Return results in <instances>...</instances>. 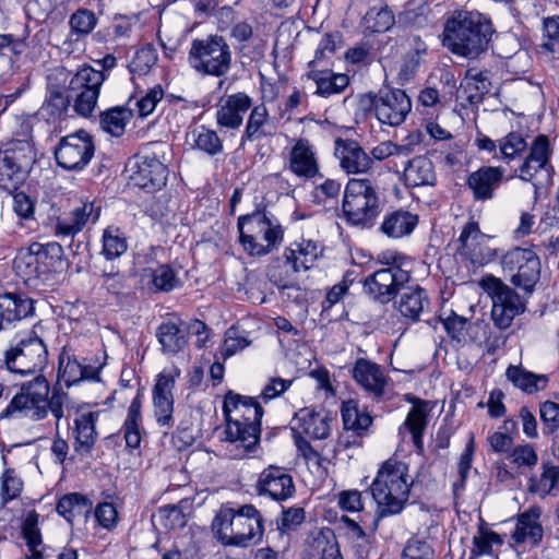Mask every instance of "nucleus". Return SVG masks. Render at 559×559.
Returning <instances> with one entry per match:
<instances>
[{
    "mask_svg": "<svg viewBox=\"0 0 559 559\" xmlns=\"http://www.w3.org/2000/svg\"><path fill=\"white\" fill-rule=\"evenodd\" d=\"M225 440L241 449L237 456L251 452L259 443L263 408L254 397L228 391L224 397Z\"/></svg>",
    "mask_w": 559,
    "mask_h": 559,
    "instance_id": "obj_1",
    "label": "nucleus"
},
{
    "mask_svg": "<svg viewBox=\"0 0 559 559\" xmlns=\"http://www.w3.org/2000/svg\"><path fill=\"white\" fill-rule=\"evenodd\" d=\"M491 35V23L479 12L462 11L445 22L442 45L454 55L474 59L487 49Z\"/></svg>",
    "mask_w": 559,
    "mask_h": 559,
    "instance_id": "obj_2",
    "label": "nucleus"
},
{
    "mask_svg": "<svg viewBox=\"0 0 559 559\" xmlns=\"http://www.w3.org/2000/svg\"><path fill=\"white\" fill-rule=\"evenodd\" d=\"M212 530L222 544L237 547L257 545L264 533L262 515L252 504L238 510L222 508L213 520Z\"/></svg>",
    "mask_w": 559,
    "mask_h": 559,
    "instance_id": "obj_3",
    "label": "nucleus"
},
{
    "mask_svg": "<svg viewBox=\"0 0 559 559\" xmlns=\"http://www.w3.org/2000/svg\"><path fill=\"white\" fill-rule=\"evenodd\" d=\"M411 487L407 465L393 459L385 461L371 484V493L378 506V516L401 513L408 501Z\"/></svg>",
    "mask_w": 559,
    "mask_h": 559,
    "instance_id": "obj_4",
    "label": "nucleus"
},
{
    "mask_svg": "<svg viewBox=\"0 0 559 559\" xmlns=\"http://www.w3.org/2000/svg\"><path fill=\"white\" fill-rule=\"evenodd\" d=\"M63 249L57 242H33L27 248H22L13 260L15 274L26 285H37V281L49 280L52 273L61 271Z\"/></svg>",
    "mask_w": 559,
    "mask_h": 559,
    "instance_id": "obj_5",
    "label": "nucleus"
},
{
    "mask_svg": "<svg viewBox=\"0 0 559 559\" xmlns=\"http://www.w3.org/2000/svg\"><path fill=\"white\" fill-rule=\"evenodd\" d=\"M239 240L250 255H265L277 248L284 238L282 226L262 212L238 218Z\"/></svg>",
    "mask_w": 559,
    "mask_h": 559,
    "instance_id": "obj_6",
    "label": "nucleus"
},
{
    "mask_svg": "<svg viewBox=\"0 0 559 559\" xmlns=\"http://www.w3.org/2000/svg\"><path fill=\"white\" fill-rule=\"evenodd\" d=\"M188 61L198 73L221 78L231 69L233 52L227 40L214 34L192 40Z\"/></svg>",
    "mask_w": 559,
    "mask_h": 559,
    "instance_id": "obj_7",
    "label": "nucleus"
},
{
    "mask_svg": "<svg viewBox=\"0 0 559 559\" xmlns=\"http://www.w3.org/2000/svg\"><path fill=\"white\" fill-rule=\"evenodd\" d=\"M36 163V151L28 140H12L0 150V189L16 192Z\"/></svg>",
    "mask_w": 559,
    "mask_h": 559,
    "instance_id": "obj_8",
    "label": "nucleus"
},
{
    "mask_svg": "<svg viewBox=\"0 0 559 559\" xmlns=\"http://www.w3.org/2000/svg\"><path fill=\"white\" fill-rule=\"evenodd\" d=\"M342 207L349 224H372L380 213L377 187L369 179H350L345 187Z\"/></svg>",
    "mask_w": 559,
    "mask_h": 559,
    "instance_id": "obj_9",
    "label": "nucleus"
},
{
    "mask_svg": "<svg viewBox=\"0 0 559 559\" xmlns=\"http://www.w3.org/2000/svg\"><path fill=\"white\" fill-rule=\"evenodd\" d=\"M5 369L20 376L41 371L48 362V350L44 341L34 332L22 337L4 352Z\"/></svg>",
    "mask_w": 559,
    "mask_h": 559,
    "instance_id": "obj_10",
    "label": "nucleus"
},
{
    "mask_svg": "<svg viewBox=\"0 0 559 559\" xmlns=\"http://www.w3.org/2000/svg\"><path fill=\"white\" fill-rule=\"evenodd\" d=\"M480 286L491 298V319L500 330L509 328L514 318L525 311L519 294L500 278L488 275L480 281Z\"/></svg>",
    "mask_w": 559,
    "mask_h": 559,
    "instance_id": "obj_11",
    "label": "nucleus"
},
{
    "mask_svg": "<svg viewBox=\"0 0 559 559\" xmlns=\"http://www.w3.org/2000/svg\"><path fill=\"white\" fill-rule=\"evenodd\" d=\"M49 383L44 376H37L24 383L21 392L15 394L8 406L1 412L0 418H11L24 414L33 420H40L47 415V397Z\"/></svg>",
    "mask_w": 559,
    "mask_h": 559,
    "instance_id": "obj_12",
    "label": "nucleus"
},
{
    "mask_svg": "<svg viewBox=\"0 0 559 559\" xmlns=\"http://www.w3.org/2000/svg\"><path fill=\"white\" fill-rule=\"evenodd\" d=\"M501 265L515 287L528 294L533 292L540 275V261L533 250L514 248L502 257Z\"/></svg>",
    "mask_w": 559,
    "mask_h": 559,
    "instance_id": "obj_13",
    "label": "nucleus"
},
{
    "mask_svg": "<svg viewBox=\"0 0 559 559\" xmlns=\"http://www.w3.org/2000/svg\"><path fill=\"white\" fill-rule=\"evenodd\" d=\"M383 259L388 266L368 275L364 281V289L373 300L388 304L408 284L411 274L396 263V258L392 262L385 255Z\"/></svg>",
    "mask_w": 559,
    "mask_h": 559,
    "instance_id": "obj_14",
    "label": "nucleus"
},
{
    "mask_svg": "<svg viewBox=\"0 0 559 559\" xmlns=\"http://www.w3.org/2000/svg\"><path fill=\"white\" fill-rule=\"evenodd\" d=\"M53 153L58 166L66 170H81L94 156L95 145L90 133L79 130L61 138Z\"/></svg>",
    "mask_w": 559,
    "mask_h": 559,
    "instance_id": "obj_15",
    "label": "nucleus"
},
{
    "mask_svg": "<svg viewBox=\"0 0 559 559\" xmlns=\"http://www.w3.org/2000/svg\"><path fill=\"white\" fill-rule=\"evenodd\" d=\"M377 119L390 127L401 126L412 109L408 95L400 88H381L371 98Z\"/></svg>",
    "mask_w": 559,
    "mask_h": 559,
    "instance_id": "obj_16",
    "label": "nucleus"
},
{
    "mask_svg": "<svg viewBox=\"0 0 559 559\" xmlns=\"http://www.w3.org/2000/svg\"><path fill=\"white\" fill-rule=\"evenodd\" d=\"M132 185L150 192L160 189L167 180V167L155 154L136 155L128 163Z\"/></svg>",
    "mask_w": 559,
    "mask_h": 559,
    "instance_id": "obj_17",
    "label": "nucleus"
},
{
    "mask_svg": "<svg viewBox=\"0 0 559 559\" xmlns=\"http://www.w3.org/2000/svg\"><path fill=\"white\" fill-rule=\"evenodd\" d=\"M490 239L481 233L477 222L469 221L462 228L456 251L473 265H484L496 257V250L488 246Z\"/></svg>",
    "mask_w": 559,
    "mask_h": 559,
    "instance_id": "obj_18",
    "label": "nucleus"
},
{
    "mask_svg": "<svg viewBox=\"0 0 559 559\" xmlns=\"http://www.w3.org/2000/svg\"><path fill=\"white\" fill-rule=\"evenodd\" d=\"M180 371L160 372L153 386V406L156 421L160 426L171 427L174 424V395L176 379Z\"/></svg>",
    "mask_w": 559,
    "mask_h": 559,
    "instance_id": "obj_19",
    "label": "nucleus"
},
{
    "mask_svg": "<svg viewBox=\"0 0 559 559\" xmlns=\"http://www.w3.org/2000/svg\"><path fill=\"white\" fill-rule=\"evenodd\" d=\"M352 377L373 400L379 402L384 397L389 378L380 365L367 358H358L352 368Z\"/></svg>",
    "mask_w": 559,
    "mask_h": 559,
    "instance_id": "obj_20",
    "label": "nucleus"
},
{
    "mask_svg": "<svg viewBox=\"0 0 559 559\" xmlns=\"http://www.w3.org/2000/svg\"><path fill=\"white\" fill-rule=\"evenodd\" d=\"M542 513L539 506H531L515 516V527L511 534L514 544H528L531 547H537L542 543L544 537Z\"/></svg>",
    "mask_w": 559,
    "mask_h": 559,
    "instance_id": "obj_21",
    "label": "nucleus"
},
{
    "mask_svg": "<svg viewBox=\"0 0 559 559\" xmlns=\"http://www.w3.org/2000/svg\"><path fill=\"white\" fill-rule=\"evenodd\" d=\"M258 490L275 501H284L295 492L293 477L284 468L269 466L259 476Z\"/></svg>",
    "mask_w": 559,
    "mask_h": 559,
    "instance_id": "obj_22",
    "label": "nucleus"
},
{
    "mask_svg": "<svg viewBox=\"0 0 559 559\" xmlns=\"http://www.w3.org/2000/svg\"><path fill=\"white\" fill-rule=\"evenodd\" d=\"M251 106V97L243 92L221 98L216 106L217 124L231 130L238 129L242 124L243 115Z\"/></svg>",
    "mask_w": 559,
    "mask_h": 559,
    "instance_id": "obj_23",
    "label": "nucleus"
},
{
    "mask_svg": "<svg viewBox=\"0 0 559 559\" xmlns=\"http://www.w3.org/2000/svg\"><path fill=\"white\" fill-rule=\"evenodd\" d=\"M335 156L347 174L366 173L372 166V158L353 140H335Z\"/></svg>",
    "mask_w": 559,
    "mask_h": 559,
    "instance_id": "obj_24",
    "label": "nucleus"
},
{
    "mask_svg": "<svg viewBox=\"0 0 559 559\" xmlns=\"http://www.w3.org/2000/svg\"><path fill=\"white\" fill-rule=\"evenodd\" d=\"M503 176L504 169L501 167L483 166L468 175L466 185L476 201H487L493 198Z\"/></svg>",
    "mask_w": 559,
    "mask_h": 559,
    "instance_id": "obj_25",
    "label": "nucleus"
},
{
    "mask_svg": "<svg viewBox=\"0 0 559 559\" xmlns=\"http://www.w3.org/2000/svg\"><path fill=\"white\" fill-rule=\"evenodd\" d=\"M289 169L301 178H313L319 173V164L312 144L304 138L297 139L289 152Z\"/></svg>",
    "mask_w": 559,
    "mask_h": 559,
    "instance_id": "obj_26",
    "label": "nucleus"
},
{
    "mask_svg": "<svg viewBox=\"0 0 559 559\" xmlns=\"http://www.w3.org/2000/svg\"><path fill=\"white\" fill-rule=\"evenodd\" d=\"M396 309L406 319L419 320L420 314L429 306L427 293L419 285H404L400 298L395 301Z\"/></svg>",
    "mask_w": 559,
    "mask_h": 559,
    "instance_id": "obj_27",
    "label": "nucleus"
},
{
    "mask_svg": "<svg viewBox=\"0 0 559 559\" xmlns=\"http://www.w3.org/2000/svg\"><path fill=\"white\" fill-rule=\"evenodd\" d=\"M100 214V207L94 203L83 202L74 207L69 217H60L56 224L58 235L73 236L82 230L86 223L92 219L97 221Z\"/></svg>",
    "mask_w": 559,
    "mask_h": 559,
    "instance_id": "obj_28",
    "label": "nucleus"
},
{
    "mask_svg": "<svg viewBox=\"0 0 559 559\" xmlns=\"http://www.w3.org/2000/svg\"><path fill=\"white\" fill-rule=\"evenodd\" d=\"M406 401L413 403V407L407 414L404 421V426L412 433L413 443L417 449L418 453L424 452L423 435L428 425L429 407L428 402L416 399L415 396L407 394Z\"/></svg>",
    "mask_w": 559,
    "mask_h": 559,
    "instance_id": "obj_29",
    "label": "nucleus"
},
{
    "mask_svg": "<svg viewBox=\"0 0 559 559\" xmlns=\"http://www.w3.org/2000/svg\"><path fill=\"white\" fill-rule=\"evenodd\" d=\"M33 300L15 294L0 295V330L33 313Z\"/></svg>",
    "mask_w": 559,
    "mask_h": 559,
    "instance_id": "obj_30",
    "label": "nucleus"
},
{
    "mask_svg": "<svg viewBox=\"0 0 559 559\" xmlns=\"http://www.w3.org/2000/svg\"><path fill=\"white\" fill-rule=\"evenodd\" d=\"M164 354L175 355L188 344L187 323L181 320L162 323L156 331Z\"/></svg>",
    "mask_w": 559,
    "mask_h": 559,
    "instance_id": "obj_31",
    "label": "nucleus"
},
{
    "mask_svg": "<svg viewBox=\"0 0 559 559\" xmlns=\"http://www.w3.org/2000/svg\"><path fill=\"white\" fill-rule=\"evenodd\" d=\"M506 377L514 388L526 394H535L539 391H544L549 382L547 374L534 373L526 370L521 365H510L506 370Z\"/></svg>",
    "mask_w": 559,
    "mask_h": 559,
    "instance_id": "obj_32",
    "label": "nucleus"
},
{
    "mask_svg": "<svg viewBox=\"0 0 559 559\" xmlns=\"http://www.w3.org/2000/svg\"><path fill=\"white\" fill-rule=\"evenodd\" d=\"M490 85L487 72H476L474 69H469L457 92L459 97L465 99L469 105H477L490 91Z\"/></svg>",
    "mask_w": 559,
    "mask_h": 559,
    "instance_id": "obj_33",
    "label": "nucleus"
},
{
    "mask_svg": "<svg viewBox=\"0 0 559 559\" xmlns=\"http://www.w3.org/2000/svg\"><path fill=\"white\" fill-rule=\"evenodd\" d=\"M404 181L407 187L433 186L436 173L432 162L425 156L411 159L404 169Z\"/></svg>",
    "mask_w": 559,
    "mask_h": 559,
    "instance_id": "obj_34",
    "label": "nucleus"
},
{
    "mask_svg": "<svg viewBox=\"0 0 559 559\" xmlns=\"http://www.w3.org/2000/svg\"><path fill=\"white\" fill-rule=\"evenodd\" d=\"M417 223V215L405 210H396L384 216L380 229L388 237L397 239L409 235Z\"/></svg>",
    "mask_w": 559,
    "mask_h": 559,
    "instance_id": "obj_35",
    "label": "nucleus"
},
{
    "mask_svg": "<svg viewBox=\"0 0 559 559\" xmlns=\"http://www.w3.org/2000/svg\"><path fill=\"white\" fill-rule=\"evenodd\" d=\"M297 429L313 439H325L330 433L328 417L311 408L296 413Z\"/></svg>",
    "mask_w": 559,
    "mask_h": 559,
    "instance_id": "obj_36",
    "label": "nucleus"
},
{
    "mask_svg": "<svg viewBox=\"0 0 559 559\" xmlns=\"http://www.w3.org/2000/svg\"><path fill=\"white\" fill-rule=\"evenodd\" d=\"M95 373L96 370L94 368L82 366L66 348L59 355L58 379L63 381L67 386L75 384L83 379L93 378Z\"/></svg>",
    "mask_w": 559,
    "mask_h": 559,
    "instance_id": "obj_37",
    "label": "nucleus"
},
{
    "mask_svg": "<svg viewBox=\"0 0 559 559\" xmlns=\"http://www.w3.org/2000/svg\"><path fill=\"white\" fill-rule=\"evenodd\" d=\"M322 248L313 240H302L297 249L287 248L284 255L292 262L293 272L309 270L321 255Z\"/></svg>",
    "mask_w": 559,
    "mask_h": 559,
    "instance_id": "obj_38",
    "label": "nucleus"
},
{
    "mask_svg": "<svg viewBox=\"0 0 559 559\" xmlns=\"http://www.w3.org/2000/svg\"><path fill=\"white\" fill-rule=\"evenodd\" d=\"M93 504L90 499L79 492L67 493L61 497L57 503V512L68 522L75 518H87L92 511Z\"/></svg>",
    "mask_w": 559,
    "mask_h": 559,
    "instance_id": "obj_39",
    "label": "nucleus"
},
{
    "mask_svg": "<svg viewBox=\"0 0 559 559\" xmlns=\"http://www.w3.org/2000/svg\"><path fill=\"white\" fill-rule=\"evenodd\" d=\"M542 469L538 479L534 476L528 479V491L540 498L556 496L559 488V465L544 463Z\"/></svg>",
    "mask_w": 559,
    "mask_h": 559,
    "instance_id": "obj_40",
    "label": "nucleus"
},
{
    "mask_svg": "<svg viewBox=\"0 0 559 559\" xmlns=\"http://www.w3.org/2000/svg\"><path fill=\"white\" fill-rule=\"evenodd\" d=\"M141 429H142V415H141V400L136 395L129 408L128 415L124 420L122 430L127 447L135 449L141 443Z\"/></svg>",
    "mask_w": 559,
    "mask_h": 559,
    "instance_id": "obj_41",
    "label": "nucleus"
},
{
    "mask_svg": "<svg viewBox=\"0 0 559 559\" xmlns=\"http://www.w3.org/2000/svg\"><path fill=\"white\" fill-rule=\"evenodd\" d=\"M503 538L496 532L488 528L487 524L481 521L477 534L473 537V548L468 559H477L481 556H492L493 546H502Z\"/></svg>",
    "mask_w": 559,
    "mask_h": 559,
    "instance_id": "obj_42",
    "label": "nucleus"
},
{
    "mask_svg": "<svg viewBox=\"0 0 559 559\" xmlns=\"http://www.w3.org/2000/svg\"><path fill=\"white\" fill-rule=\"evenodd\" d=\"M96 417L97 415L95 413L88 412L82 413L75 418L74 433L76 440V451L83 450L85 452H88L94 445L96 440Z\"/></svg>",
    "mask_w": 559,
    "mask_h": 559,
    "instance_id": "obj_43",
    "label": "nucleus"
},
{
    "mask_svg": "<svg viewBox=\"0 0 559 559\" xmlns=\"http://www.w3.org/2000/svg\"><path fill=\"white\" fill-rule=\"evenodd\" d=\"M316 85V94L329 97L342 93L349 84V78L343 73L312 72L309 74Z\"/></svg>",
    "mask_w": 559,
    "mask_h": 559,
    "instance_id": "obj_44",
    "label": "nucleus"
},
{
    "mask_svg": "<svg viewBox=\"0 0 559 559\" xmlns=\"http://www.w3.org/2000/svg\"><path fill=\"white\" fill-rule=\"evenodd\" d=\"M106 75L100 70H95L90 66H83L71 78L68 86L69 93H79L85 90L99 91Z\"/></svg>",
    "mask_w": 559,
    "mask_h": 559,
    "instance_id": "obj_45",
    "label": "nucleus"
},
{
    "mask_svg": "<svg viewBox=\"0 0 559 559\" xmlns=\"http://www.w3.org/2000/svg\"><path fill=\"white\" fill-rule=\"evenodd\" d=\"M439 320L443 325L449 337L457 344H464L467 342L473 323L465 317L459 316L454 311L449 313L442 312L439 316Z\"/></svg>",
    "mask_w": 559,
    "mask_h": 559,
    "instance_id": "obj_46",
    "label": "nucleus"
},
{
    "mask_svg": "<svg viewBox=\"0 0 559 559\" xmlns=\"http://www.w3.org/2000/svg\"><path fill=\"white\" fill-rule=\"evenodd\" d=\"M269 111L263 104L254 106L248 117L245 132L241 138V144L246 141H255L260 140L267 135L265 132V127L269 123Z\"/></svg>",
    "mask_w": 559,
    "mask_h": 559,
    "instance_id": "obj_47",
    "label": "nucleus"
},
{
    "mask_svg": "<svg viewBox=\"0 0 559 559\" xmlns=\"http://www.w3.org/2000/svg\"><path fill=\"white\" fill-rule=\"evenodd\" d=\"M132 118V111L124 107H114L100 115L99 123L102 129L114 135L123 134L127 123Z\"/></svg>",
    "mask_w": 559,
    "mask_h": 559,
    "instance_id": "obj_48",
    "label": "nucleus"
},
{
    "mask_svg": "<svg viewBox=\"0 0 559 559\" xmlns=\"http://www.w3.org/2000/svg\"><path fill=\"white\" fill-rule=\"evenodd\" d=\"M193 147L206 153L210 156H215L223 153V141L217 135L216 131L200 126L190 133Z\"/></svg>",
    "mask_w": 559,
    "mask_h": 559,
    "instance_id": "obj_49",
    "label": "nucleus"
},
{
    "mask_svg": "<svg viewBox=\"0 0 559 559\" xmlns=\"http://www.w3.org/2000/svg\"><path fill=\"white\" fill-rule=\"evenodd\" d=\"M22 536L32 552V559L41 558V534L38 528V514L32 511L25 518L22 525Z\"/></svg>",
    "mask_w": 559,
    "mask_h": 559,
    "instance_id": "obj_50",
    "label": "nucleus"
},
{
    "mask_svg": "<svg viewBox=\"0 0 559 559\" xmlns=\"http://www.w3.org/2000/svg\"><path fill=\"white\" fill-rule=\"evenodd\" d=\"M296 273L293 272L292 262L284 255V260H275L269 265L266 275L271 283L285 289L293 285Z\"/></svg>",
    "mask_w": 559,
    "mask_h": 559,
    "instance_id": "obj_51",
    "label": "nucleus"
},
{
    "mask_svg": "<svg viewBox=\"0 0 559 559\" xmlns=\"http://www.w3.org/2000/svg\"><path fill=\"white\" fill-rule=\"evenodd\" d=\"M366 27L374 33L386 32L394 24V15L388 7H373L364 17Z\"/></svg>",
    "mask_w": 559,
    "mask_h": 559,
    "instance_id": "obj_52",
    "label": "nucleus"
},
{
    "mask_svg": "<svg viewBox=\"0 0 559 559\" xmlns=\"http://www.w3.org/2000/svg\"><path fill=\"white\" fill-rule=\"evenodd\" d=\"M128 243L119 228L108 227L103 235V253L111 260L127 251Z\"/></svg>",
    "mask_w": 559,
    "mask_h": 559,
    "instance_id": "obj_53",
    "label": "nucleus"
},
{
    "mask_svg": "<svg viewBox=\"0 0 559 559\" xmlns=\"http://www.w3.org/2000/svg\"><path fill=\"white\" fill-rule=\"evenodd\" d=\"M508 457L518 468L533 469L538 463V454L535 447L531 443L513 447Z\"/></svg>",
    "mask_w": 559,
    "mask_h": 559,
    "instance_id": "obj_54",
    "label": "nucleus"
},
{
    "mask_svg": "<svg viewBox=\"0 0 559 559\" xmlns=\"http://www.w3.org/2000/svg\"><path fill=\"white\" fill-rule=\"evenodd\" d=\"M23 489L22 479L15 474L14 469L8 468L1 476V507H4L9 501L17 498Z\"/></svg>",
    "mask_w": 559,
    "mask_h": 559,
    "instance_id": "obj_55",
    "label": "nucleus"
},
{
    "mask_svg": "<svg viewBox=\"0 0 559 559\" xmlns=\"http://www.w3.org/2000/svg\"><path fill=\"white\" fill-rule=\"evenodd\" d=\"M156 61V49L152 45H146L135 52L134 58L129 63V70L131 73L144 75L152 69Z\"/></svg>",
    "mask_w": 559,
    "mask_h": 559,
    "instance_id": "obj_56",
    "label": "nucleus"
},
{
    "mask_svg": "<svg viewBox=\"0 0 559 559\" xmlns=\"http://www.w3.org/2000/svg\"><path fill=\"white\" fill-rule=\"evenodd\" d=\"M527 147L525 139L518 132H510L499 144L500 157L510 160L521 155Z\"/></svg>",
    "mask_w": 559,
    "mask_h": 559,
    "instance_id": "obj_57",
    "label": "nucleus"
},
{
    "mask_svg": "<svg viewBox=\"0 0 559 559\" xmlns=\"http://www.w3.org/2000/svg\"><path fill=\"white\" fill-rule=\"evenodd\" d=\"M99 91L85 90L79 93H70L71 99L74 102V110L83 116L88 117L96 107Z\"/></svg>",
    "mask_w": 559,
    "mask_h": 559,
    "instance_id": "obj_58",
    "label": "nucleus"
},
{
    "mask_svg": "<svg viewBox=\"0 0 559 559\" xmlns=\"http://www.w3.org/2000/svg\"><path fill=\"white\" fill-rule=\"evenodd\" d=\"M153 284L158 290L170 292L179 286L180 282L174 270L169 265L163 264L154 270Z\"/></svg>",
    "mask_w": 559,
    "mask_h": 559,
    "instance_id": "obj_59",
    "label": "nucleus"
},
{
    "mask_svg": "<svg viewBox=\"0 0 559 559\" xmlns=\"http://www.w3.org/2000/svg\"><path fill=\"white\" fill-rule=\"evenodd\" d=\"M250 345V341L241 335L235 326L226 331L222 354L225 358L235 355Z\"/></svg>",
    "mask_w": 559,
    "mask_h": 559,
    "instance_id": "obj_60",
    "label": "nucleus"
},
{
    "mask_svg": "<svg viewBox=\"0 0 559 559\" xmlns=\"http://www.w3.org/2000/svg\"><path fill=\"white\" fill-rule=\"evenodd\" d=\"M306 518V512L300 507H292L284 509L280 520H277V528L281 533H288L296 530Z\"/></svg>",
    "mask_w": 559,
    "mask_h": 559,
    "instance_id": "obj_61",
    "label": "nucleus"
},
{
    "mask_svg": "<svg viewBox=\"0 0 559 559\" xmlns=\"http://www.w3.org/2000/svg\"><path fill=\"white\" fill-rule=\"evenodd\" d=\"M69 23L73 32L87 35L94 29L96 17L94 13L88 10H78L71 15Z\"/></svg>",
    "mask_w": 559,
    "mask_h": 559,
    "instance_id": "obj_62",
    "label": "nucleus"
},
{
    "mask_svg": "<svg viewBox=\"0 0 559 559\" xmlns=\"http://www.w3.org/2000/svg\"><path fill=\"white\" fill-rule=\"evenodd\" d=\"M539 413L546 433H552L559 428V404L546 401L540 405Z\"/></svg>",
    "mask_w": 559,
    "mask_h": 559,
    "instance_id": "obj_63",
    "label": "nucleus"
},
{
    "mask_svg": "<svg viewBox=\"0 0 559 559\" xmlns=\"http://www.w3.org/2000/svg\"><path fill=\"white\" fill-rule=\"evenodd\" d=\"M544 41L543 47L559 55V20L547 19L544 22Z\"/></svg>",
    "mask_w": 559,
    "mask_h": 559,
    "instance_id": "obj_64",
    "label": "nucleus"
}]
</instances>
